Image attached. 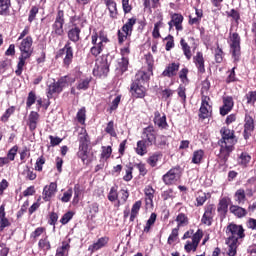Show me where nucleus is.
<instances>
[{
    "mask_svg": "<svg viewBox=\"0 0 256 256\" xmlns=\"http://www.w3.org/2000/svg\"><path fill=\"white\" fill-rule=\"evenodd\" d=\"M245 98L247 99L248 105H255L256 102V91H250L246 94Z\"/></svg>",
    "mask_w": 256,
    "mask_h": 256,
    "instance_id": "obj_55",
    "label": "nucleus"
},
{
    "mask_svg": "<svg viewBox=\"0 0 256 256\" xmlns=\"http://www.w3.org/2000/svg\"><path fill=\"white\" fill-rule=\"evenodd\" d=\"M176 222L178 223L177 228L179 229L180 227H185V225L189 223V218L187 215L179 213L176 217Z\"/></svg>",
    "mask_w": 256,
    "mask_h": 256,
    "instance_id": "obj_45",
    "label": "nucleus"
},
{
    "mask_svg": "<svg viewBox=\"0 0 256 256\" xmlns=\"http://www.w3.org/2000/svg\"><path fill=\"white\" fill-rule=\"evenodd\" d=\"M108 201H111V203L117 201V207L121 205V200H119V192L117 191V186L111 187L108 193Z\"/></svg>",
    "mask_w": 256,
    "mask_h": 256,
    "instance_id": "obj_32",
    "label": "nucleus"
},
{
    "mask_svg": "<svg viewBox=\"0 0 256 256\" xmlns=\"http://www.w3.org/2000/svg\"><path fill=\"white\" fill-rule=\"evenodd\" d=\"M209 89H211V82L209 79H205L202 82L201 95H207V93H209Z\"/></svg>",
    "mask_w": 256,
    "mask_h": 256,
    "instance_id": "obj_61",
    "label": "nucleus"
},
{
    "mask_svg": "<svg viewBox=\"0 0 256 256\" xmlns=\"http://www.w3.org/2000/svg\"><path fill=\"white\" fill-rule=\"evenodd\" d=\"M17 151H19V146L18 145L13 146L8 151L6 159H8V161H15V157L17 155Z\"/></svg>",
    "mask_w": 256,
    "mask_h": 256,
    "instance_id": "obj_53",
    "label": "nucleus"
},
{
    "mask_svg": "<svg viewBox=\"0 0 256 256\" xmlns=\"http://www.w3.org/2000/svg\"><path fill=\"white\" fill-rule=\"evenodd\" d=\"M151 75H153V66H144L136 73L130 86V93L136 99H143L147 95V85Z\"/></svg>",
    "mask_w": 256,
    "mask_h": 256,
    "instance_id": "obj_1",
    "label": "nucleus"
},
{
    "mask_svg": "<svg viewBox=\"0 0 256 256\" xmlns=\"http://www.w3.org/2000/svg\"><path fill=\"white\" fill-rule=\"evenodd\" d=\"M234 198H235L236 203H238V205H243V204H245V201L247 200V194H245L244 189L240 188L235 192Z\"/></svg>",
    "mask_w": 256,
    "mask_h": 256,
    "instance_id": "obj_34",
    "label": "nucleus"
},
{
    "mask_svg": "<svg viewBox=\"0 0 256 256\" xmlns=\"http://www.w3.org/2000/svg\"><path fill=\"white\" fill-rule=\"evenodd\" d=\"M141 200L136 201L131 209L130 213V221L133 222L135 219H137V215H139V211L141 210Z\"/></svg>",
    "mask_w": 256,
    "mask_h": 256,
    "instance_id": "obj_35",
    "label": "nucleus"
},
{
    "mask_svg": "<svg viewBox=\"0 0 256 256\" xmlns=\"http://www.w3.org/2000/svg\"><path fill=\"white\" fill-rule=\"evenodd\" d=\"M177 237H179V228H174L168 237V240H167L168 245H173V243L177 241Z\"/></svg>",
    "mask_w": 256,
    "mask_h": 256,
    "instance_id": "obj_52",
    "label": "nucleus"
},
{
    "mask_svg": "<svg viewBox=\"0 0 256 256\" xmlns=\"http://www.w3.org/2000/svg\"><path fill=\"white\" fill-rule=\"evenodd\" d=\"M80 34L81 29H79V27H74L68 31V39H70V41H73V43H77V41H79L80 39Z\"/></svg>",
    "mask_w": 256,
    "mask_h": 256,
    "instance_id": "obj_37",
    "label": "nucleus"
},
{
    "mask_svg": "<svg viewBox=\"0 0 256 256\" xmlns=\"http://www.w3.org/2000/svg\"><path fill=\"white\" fill-rule=\"evenodd\" d=\"M173 93H175V91H173L169 88L162 90V92H161L162 99L164 101H169V99H171V97H173Z\"/></svg>",
    "mask_w": 256,
    "mask_h": 256,
    "instance_id": "obj_60",
    "label": "nucleus"
},
{
    "mask_svg": "<svg viewBox=\"0 0 256 256\" xmlns=\"http://www.w3.org/2000/svg\"><path fill=\"white\" fill-rule=\"evenodd\" d=\"M216 208L214 204H207L204 207V214L201 218V223L203 225H207V227H211L213 225V217H215Z\"/></svg>",
    "mask_w": 256,
    "mask_h": 256,
    "instance_id": "obj_11",
    "label": "nucleus"
},
{
    "mask_svg": "<svg viewBox=\"0 0 256 256\" xmlns=\"http://www.w3.org/2000/svg\"><path fill=\"white\" fill-rule=\"evenodd\" d=\"M209 101H211V98L207 95H202L201 98V106L199 109V118L200 119H209L211 116V105L209 104Z\"/></svg>",
    "mask_w": 256,
    "mask_h": 256,
    "instance_id": "obj_10",
    "label": "nucleus"
},
{
    "mask_svg": "<svg viewBox=\"0 0 256 256\" xmlns=\"http://www.w3.org/2000/svg\"><path fill=\"white\" fill-rule=\"evenodd\" d=\"M22 175L28 181H35V179H37V174L34 173L33 169L29 168V166L25 167V169L22 172Z\"/></svg>",
    "mask_w": 256,
    "mask_h": 256,
    "instance_id": "obj_38",
    "label": "nucleus"
},
{
    "mask_svg": "<svg viewBox=\"0 0 256 256\" xmlns=\"http://www.w3.org/2000/svg\"><path fill=\"white\" fill-rule=\"evenodd\" d=\"M228 73L229 74L226 78V83H235V81H237V77H235V67L228 71Z\"/></svg>",
    "mask_w": 256,
    "mask_h": 256,
    "instance_id": "obj_64",
    "label": "nucleus"
},
{
    "mask_svg": "<svg viewBox=\"0 0 256 256\" xmlns=\"http://www.w3.org/2000/svg\"><path fill=\"white\" fill-rule=\"evenodd\" d=\"M38 248L40 251H44V253L51 251V242L49 241V236H44L39 240Z\"/></svg>",
    "mask_w": 256,
    "mask_h": 256,
    "instance_id": "obj_28",
    "label": "nucleus"
},
{
    "mask_svg": "<svg viewBox=\"0 0 256 256\" xmlns=\"http://www.w3.org/2000/svg\"><path fill=\"white\" fill-rule=\"evenodd\" d=\"M71 249V245L68 242H62V245L56 249L55 256H69V250Z\"/></svg>",
    "mask_w": 256,
    "mask_h": 256,
    "instance_id": "obj_33",
    "label": "nucleus"
},
{
    "mask_svg": "<svg viewBox=\"0 0 256 256\" xmlns=\"http://www.w3.org/2000/svg\"><path fill=\"white\" fill-rule=\"evenodd\" d=\"M181 179V167L175 166L162 176V181L166 185H175Z\"/></svg>",
    "mask_w": 256,
    "mask_h": 256,
    "instance_id": "obj_8",
    "label": "nucleus"
},
{
    "mask_svg": "<svg viewBox=\"0 0 256 256\" xmlns=\"http://www.w3.org/2000/svg\"><path fill=\"white\" fill-rule=\"evenodd\" d=\"M27 209H29V200H26L22 205L20 210L17 212V218L23 217L25 213H27Z\"/></svg>",
    "mask_w": 256,
    "mask_h": 256,
    "instance_id": "obj_62",
    "label": "nucleus"
},
{
    "mask_svg": "<svg viewBox=\"0 0 256 256\" xmlns=\"http://www.w3.org/2000/svg\"><path fill=\"white\" fill-rule=\"evenodd\" d=\"M148 147H151L150 144H147L145 140H139L135 147V153H137L140 157H145L148 153Z\"/></svg>",
    "mask_w": 256,
    "mask_h": 256,
    "instance_id": "obj_22",
    "label": "nucleus"
},
{
    "mask_svg": "<svg viewBox=\"0 0 256 256\" xmlns=\"http://www.w3.org/2000/svg\"><path fill=\"white\" fill-rule=\"evenodd\" d=\"M228 209H229V201L227 200V198H222L218 204V208H217L218 213H227Z\"/></svg>",
    "mask_w": 256,
    "mask_h": 256,
    "instance_id": "obj_47",
    "label": "nucleus"
},
{
    "mask_svg": "<svg viewBox=\"0 0 256 256\" xmlns=\"http://www.w3.org/2000/svg\"><path fill=\"white\" fill-rule=\"evenodd\" d=\"M112 153H113V149L111 148V146H107V147L103 146L101 157L102 159H109Z\"/></svg>",
    "mask_w": 256,
    "mask_h": 256,
    "instance_id": "obj_57",
    "label": "nucleus"
},
{
    "mask_svg": "<svg viewBox=\"0 0 256 256\" xmlns=\"http://www.w3.org/2000/svg\"><path fill=\"white\" fill-rule=\"evenodd\" d=\"M21 56L19 57L18 65H25L27 59L33 54V38L31 36L23 39L19 45Z\"/></svg>",
    "mask_w": 256,
    "mask_h": 256,
    "instance_id": "obj_4",
    "label": "nucleus"
},
{
    "mask_svg": "<svg viewBox=\"0 0 256 256\" xmlns=\"http://www.w3.org/2000/svg\"><path fill=\"white\" fill-rule=\"evenodd\" d=\"M89 83H91V77L80 79L78 81V84H77L76 88L79 91H81V90L82 91H87V89H89Z\"/></svg>",
    "mask_w": 256,
    "mask_h": 256,
    "instance_id": "obj_42",
    "label": "nucleus"
},
{
    "mask_svg": "<svg viewBox=\"0 0 256 256\" xmlns=\"http://www.w3.org/2000/svg\"><path fill=\"white\" fill-rule=\"evenodd\" d=\"M107 243H109V237L107 236L101 237L88 247V251H90V253H95V251H99V249H103V247H105Z\"/></svg>",
    "mask_w": 256,
    "mask_h": 256,
    "instance_id": "obj_20",
    "label": "nucleus"
},
{
    "mask_svg": "<svg viewBox=\"0 0 256 256\" xmlns=\"http://www.w3.org/2000/svg\"><path fill=\"white\" fill-rule=\"evenodd\" d=\"M169 31L175 27L176 31H183V15L174 13L171 15V21L168 22Z\"/></svg>",
    "mask_w": 256,
    "mask_h": 256,
    "instance_id": "obj_16",
    "label": "nucleus"
},
{
    "mask_svg": "<svg viewBox=\"0 0 256 256\" xmlns=\"http://www.w3.org/2000/svg\"><path fill=\"white\" fill-rule=\"evenodd\" d=\"M79 148L77 155L79 159L83 163L89 159V144L91 143V139L89 138V134H87V130H81L80 136L78 138Z\"/></svg>",
    "mask_w": 256,
    "mask_h": 256,
    "instance_id": "obj_3",
    "label": "nucleus"
},
{
    "mask_svg": "<svg viewBox=\"0 0 256 256\" xmlns=\"http://www.w3.org/2000/svg\"><path fill=\"white\" fill-rule=\"evenodd\" d=\"M65 24V18L63 11H58L55 22L52 26L53 33L56 35H63V25Z\"/></svg>",
    "mask_w": 256,
    "mask_h": 256,
    "instance_id": "obj_15",
    "label": "nucleus"
},
{
    "mask_svg": "<svg viewBox=\"0 0 256 256\" xmlns=\"http://www.w3.org/2000/svg\"><path fill=\"white\" fill-rule=\"evenodd\" d=\"M73 197V189L69 188L66 192L63 193L61 198L62 203H69Z\"/></svg>",
    "mask_w": 256,
    "mask_h": 256,
    "instance_id": "obj_54",
    "label": "nucleus"
},
{
    "mask_svg": "<svg viewBox=\"0 0 256 256\" xmlns=\"http://www.w3.org/2000/svg\"><path fill=\"white\" fill-rule=\"evenodd\" d=\"M226 233L228 235L229 241H238L239 239L245 238V229L242 225H237L235 223H230L226 228Z\"/></svg>",
    "mask_w": 256,
    "mask_h": 256,
    "instance_id": "obj_7",
    "label": "nucleus"
},
{
    "mask_svg": "<svg viewBox=\"0 0 256 256\" xmlns=\"http://www.w3.org/2000/svg\"><path fill=\"white\" fill-rule=\"evenodd\" d=\"M159 157H161V153H154L149 156L147 163L150 167H157V162L159 161Z\"/></svg>",
    "mask_w": 256,
    "mask_h": 256,
    "instance_id": "obj_50",
    "label": "nucleus"
},
{
    "mask_svg": "<svg viewBox=\"0 0 256 256\" xmlns=\"http://www.w3.org/2000/svg\"><path fill=\"white\" fill-rule=\"evenodd\" d=\"M56 58L63 59L65 65H71L73 61V48L71 44L67 43L63 49L59 50Z\"/></svg>",
    "mask_w": 256,
    "mask_h": 256,
    "instance_id": "obj_12",
    "label": "nucleus"
},
{
    "mask_svg": "<svg viewBox=\"0 0 256 256\" xmlns=\"http://www.w3.org/2000/svg\"><path fill=\"white\" fill-rule=\"evenodd\" d=\"M161 197L163 201H169V199H175V197H177V192H175V190L172 188H169L162 192Z\"/></svg>",
    "mask_w": 256,
    "mask_h": 256,
    "instance_id": "obj_46",
    "label": "nucleus"
},
{
    "mask_svg": "<svg viewBox=\"0 0 256 256\" xmlns=\"http://www.w3.org/2000/svg\"><path fill=\"white\" fill-rule=\"evenodd\" d=\"M98 41L99 38H97V34L92 35V44L94 46L91 48V53L95 57H97V55H100L101 51H103V45L98 43Z\"/></svg>",
    "mask_w": 256,
    "mask_h": 256,
    "instance_id": "obj_25",
    "label": "nucleus"
},
{
    "mask_svg": "<svg viewBox=\"0 0 256 256\" xmlns=\"http://www.w3.org/2000/svg\"><path fill=\"white\" fill-rule=\"evenodd\" d=\"M109 73V65H97L93 69V75L95 77H107Z\"/></svg>",
    "mask_w": 256,
    "mask_h": 256,
    "instance_id": "obj_24",
    "label": "nucleus"
},
{
    "mask_svg": "<svg viewBox=\"0 0 256 256\" xmlns=\"http://www.w3.org/2000/svg\"><path fill=\"white\" fill-rule=\"evenodd\" d=\"M137 23L135 18H130L126 24L123 25L122 31L118 30V43H125L127 37H131L133 33V25Z\"/></svg>",
    "mask_w": 256,
    "mask_h": 256,
    "instance_id": "obj_9",
    "label": "nucleus"
},
{
    "mask_svg": "<svg viewBox=\"0 0 256 256\" xmlns=\"http://www.w3.org/2000/svg\"><path fill=\"white\" fill-rule=\"evenodd\" d=\"M79 197H81V185L75 184L73 203H79Z\"/></svg>",
    "mask_w": 256,
    "mask_h": 256,
    "instance_id": "obj_59",
    "label": "nucleus"
},
{
    "mask_svg": "<svg viewBox=\"0 0 256 256\" xmlns=\"http://www.w3.org/2000/svg\"><path fill=\"white\" fill-rule=\"evenodd\" d=\"M203 157H205V150L199 149L193 152L192 154V163L194 165H201L203 162Z\"/></svg>",
    "mask_w": 256,
    "mask_h": 256,
    "instance_id": "obj_30",
    "label": "nucleus"
},
{
    "mask_svg": "<svg viewBox=\"0 0 256 256\" xmlns=\"http://www.w3.org/2000/svg\"><path fill=\"white\" fill-rule=\"evenodd\" d=\"M226 243L228 245V255L229 256L237 255V243L239 242L235 240H227Z\"/></svg>",
    "mask_w": 256,
    "mask_h": 256,
    "instance_id": "obj_41",
    "label": "nucleus"
},
{
    "mask_svg": "<svg viewBox=\"0 0 256 256\" xmlns=\"http://www.w3.org/2000/svg\"><path fill=\"white\" fill-rule=\"evenodd\" d=\"M153 121L158 129H167V127H169V124H167V116H165V114L161 116L159 111L154 112Z\"/></svg>",
    "mask_w": 256,
    "mask_h": 256,
    "instance_id": "obj_19",
    "label": "nucleus"
},
{
    "mask_svg": "<svg viewBox=\"0 0 256 256\" xmlns=\"http://www.w3.org/2000/svg\"><path fill=\"white\" fill-rule=\"evenodd\" d=\"M157 139V130L155 127L148 126L142 131V140L145 141L150 147L154 145L155 140Z\"/></svg>",
    "mask_w": 256,
    "mask_h": 256,
    "instance_id": "obj_13",
    "label": "nucleus"
},
{
    "mask_svg": "<svg viewBox=\"0 0 256 256\" xmlns=\"http://www.w3.org/2000/svg\"><path fill=\"white\" fill-rule=\"evenodd\" d=\"M43 165H45V157L40 156L35 163V170L36 171H43Z\"/></svg>",
    "mask_w": 256,
    "mask_h": 256,
    "instance_id": "obj_63",
    "label": "nucleus"
},
{
    "mask_svg": "<svg viewBox=\"0 0 256 256\" xmlns=\"http://www.w3.org/2000/svg\"><path fill=\"white\" fill-rule=\"evenodd\" d=\"M39 114L36 111H31L28 116L27 125L31 133L37 129V124L39 123Z\"/></svg>",
    "mask_w": 256,
    "mask_h": 256,
    "instance_id": "obj_21",
    "label": "nucleus"
},
{
    "mask_svg": "<svg viewBox=\"0 0 256 256\" xmlns=\"http://www.w3.org/2000/svg\"><path fill=\"white\" fill-rule=\"evenodd\" d=\"M246 195L247 197H253L256 193V178L252 177L248 180L246 184Z\"/></svg>",
    "mask_w": 256,
    "mask_h": 256,
    "instance_id": "obj_27",
    "label": "nucleus"
},
{
    "mask_svg": "<svg viewBox=\"0 0 256 256\" xmlns=\"http://www.w3.org/2000/svg\"><path fill=\"white\" fill-rule=\"evenodd\" d=\"M155 221H157V214L152 213L149 219L146 222V226L144 227V233H149L151 231V227L155 225Z\"/></svg>",
    "mask_w": 256,
    "mask_h": 256,
    "instance_id": "obj_43",
    "label": "nucleus"
},
{
    "mask_svg": "<svg viewBox=\"0 0 256 256\" xmlns=\"http://www.w3.org/2000/svg\"><path fill=\"white\" fill-rule=\"evenodd\" d=\"M153 145H155V147H157L158 149H165V146L167 145V136H156V140Z\"/></svg>",
    "mask_w": 256,
    "mask_h": 256,
    "instance_id": "obj_39",
    "label": "nucleus"
},
{
    "mask_svg": "<svg viewBox=\"0 0 256 256\" xmlns=\"http://www.w3.org/2000/svg\"><path fill=\"white\" fill-rule=\"evenodd\" d=\"M220 135H221V138L218 141L220 152L218 157L224 163H226L231 153L235 151V145H237V142L239 141V139L235 135V130L229 129L228 127H222L220 129Z\"/></svg>",
    "mask_w": 256,
    "mask_h": 256,
    "instance_id": "obj_2",
    "label": "nucleus"
},
{
    "mask_svg": "<svg viewBox=\"0 0 256 256\" xmlns=\"http://www.w3.org/2000/svg\"><path fill=\"white\" fill-rule=\"evenodd\" d=\"M230 213L238 217V219H243L247 215V210L243 207L232 205L230 206Z\"/></svg>",
    "mask_w": 256,
    "mask_h": 256,
    "instance_id": "obj_26",
    "label": "nucleus"
},
{
    "mask_svg": "<svg viewBox=\"0 0 256 256\" xmlns=\"http://www.w3.org/2000/svg\"><path fill=\"white\" fill-rule=\"evenodd\" d=\"M11 7V0H0V15L7 17Z\"/></svg>",
    "mask_w": 256,
    "mask_h": 256,
    "instance_id": "obj_36",
    "label": "nucleus"
},
{
    "mask_svg": "<svg viewBox=\"0 0 256 256\" xmlns=\"http://www.w3.org/2000/svg\"><path fill=\"white\" fill-rule=\"evenodd\" d=\"M180 45L182 47V51L187 59H191V47L187 42H185V39H181Z\"/></svg>",
    "mask_w": 256,
    "mask_h": 256,
    "instance_id": "obj_48",
    "label": "nucleus"
},
{
    "mask_svg": "<svg viewBox=\"0 0 256 256\" xmlns=\"http://www.w3.org/2000/svg\"><path fill=\"white\" fill-rule=\"evenodd\" d=\"M104 2L110 13V17H112V19L117 18V3L113 0H104Z\"/></svg>",
    "mask_w": 256,
    "mask_h": 256,
    "instance_id": "obj_31",
    "label": "nucleus"
},
{
    "mask_svg": "<svg viewBox=\"0 0 256 256\" xmlns=\"http://www.w3.org/2000/svg\"><path fill=\"white\" fill-rule=\"evenodd\" d=\"M179 73V65L167 66L162 72V77H175Z\"/></svg>",
    "mask_w": 256,
    "mask_h": 256,
    "instance_id": "obj_29",
    "label": "nucleus"
},
{
    "mask_svg": "<svg viewBox=\"0 0 256 256\" xmlns=\"http://www.w3.org/2000/svg\"><path fill=\"white\" fill-rule=\"evenodd\" d=\"M235 106V102L233 101V97L225 96L223 97V106L220 107V115L225 116L228 115L230 111L233 110Z\"/></svg>",
    "mask_w": 256,
    "mask_h": 256,
    "instance_id": "obj_17",
    "label": "nucleus"
},
{
    "mask_svg": "<svg viewBox=\"0 0 256 256\" xmlns=\"http://www.w3.org/2000/svg\"><path fill=\"white\" fill-rule=\"evenodd\" d=\"M73 212H71V211H68V212H66L63 216H62V218L60 219V223L62 224V225H67V223H69V221H71V219H73Z\"/></svg>",
    "mask_w": 256,
    "mask_h": 256,
    "instance_id": "obj_58",
    "label": "nucleus"
},
{
    "mask_svg": "<svg viewBox=\"0 0 256 256\" xmlns=\"http://www.w3.org/2000/svg\"><path fill=\"white\" fill-rule=\"evenodd\" d=\"M35 101H37V94L34 91L28 93V97L26 100V107L29 109L31 106L35 105Z\"/></svg>",
    "mask_w": 256,
    "mask_h": 256,
    "instance_id": "obj_49",
    "label": "nucleus"
},
{
    "mask_svg": "<svg viewBox=\"0 0 256 256\" xmlns=\"http://www.w3.org/2000/svg\"><path fill=\"white\" fill-rule=\"evenodd\" d=\"M207 197H211V195L205 192L200 193L197 197H196V203H195V207H203V205H205V203L207 202Z\"/></svg>",
    "mask_w": 256,
    "mask_h": 256,
    "instance_id": "obj_40",
    "label": "nucleus"
},
{
    "mask_svg": "<svg viewBox=\"0 0 256 256\" xmlns=\"http://www.w3.org/2000/svg\"><path fill=\"white\" fill-rule=\"evenodd\" d=\"M201 239H203V232L201 230H198L192 236V241L194 242L195 247H199V243L201 242Z\"/></svg>",
    "mask_w": 256,
    "mask_h": 256,
    "instance_id": "obj_56",
    "label": "nucleus"
},
{
    "mask_svg": "<svg viewBox=\"0 0 256 256\" xmlns=\"http://www.w3.org/2000/svg\"><path fill=\"white\" fill-rule=\"evenodd\" d=\"M255 131V119L251 117L249 114H245L244 118V131H243V137L247 141L249 137H251V133Z\"/></svg>",
    "mask_w": 256,
    "mask_h": 256,
    "instance_id": "obj_14",
    "label": "nucleus"
},
{
    "mask_svg": "<svg viewBox=\"0 0 256 256\" xmlns=\"http://www.w3.org/2000/svg\"><path fill=\"white\" fill-rule=\"evenodd\" d=\"M228 43L230 45L232 59L234 63H238L241 59V37L238 33H230Z\"/></svg>",
    "mask_w": 256,
    "mask_h": 256,
    "instance_id": "obj_6",
    "label": "nucleus"
},
{
    "mask_svg": "<svg viewBox=\"0 0 256 256\" xmlns=\"http://www.w3.org/2000/svg\"><path fill=\"white\" fill-rule=\"evenodd\" d=\"M76 119L80 125H85V120L87 119V110L85 107H82L81 109L78 110L76 114Z\"/></svg>",
    "mask_w": 256,
    "mask_h": 256,
    "instance_id": "obj_44",
    "label": "nucleus"
},
{
    "mask_svg": "<svg viewBox=\"0 0 256 256\" xmlns=\"http://www.w3.org/2000/svg\"><path fill=\"white\" fill-rule=\"evenodd\" d=\"M105 131L106 133H108L110 137H117V132H115V122L113 121L108 122L105 128Z\"/></svg>",
    "mask_w": 256,
    "mask_h": 256,
    "instance_id": "obj_51",
    "label": "nucleus"
},
{
    "mask_svg": "<svg viewBox=\"0 0 256 256\" xmlns=\"http://www.w3.org/2000/svg\"><path fill=\"white\" fill-rule=\"evenodd\" d=\"M146 205L153 207V199L155 198V189L153 186H146L144 189Z\"/></svg>",
    "mask_w": 256,
    "mask_h": 256,
    "instance_id": "obj_23",
    "label": "nucleus"
},
{
    "mask_svg": "<svg viewBox=\"0 0 256 256\" xmlns=\"http://www.w3.org/2000/svg\"><path fill=\"white\" fill-rule=\"evenodd\" d=\"M67 83H75V78L69 80V76H65L60 78L57 82L53 80L47 85V97H53L55 93H61L65 87H67Z\"/></svg>",
    "mask_w": 256,
    "mask_h": 256,
    "instance_id": "obj_5",
    "label": "nucleus"
},
{
    "mask_svg": "<svg viewBox=\"0 0 256 256\" xmlns=\"http://www.w3.org/2000/svg\"><path fill=\"white\" fill-rule=\"evenodd\" d=\"M55 193H57V183L52 182L43 189V201H51V198L55 197Z\"/></svg>",
    "mask_w": 256,
    "mask_h": 256,
    "instance_id": "obj_18",
    "label": "nucleus"
}]
</instances>
